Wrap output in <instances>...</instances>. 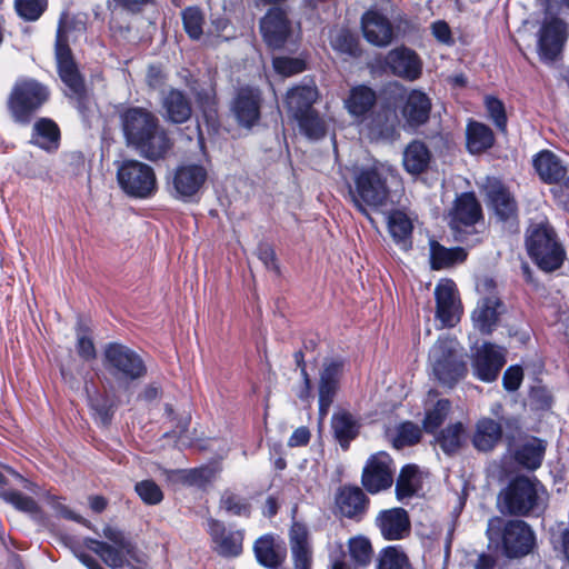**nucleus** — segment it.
<instances>
[{
    "label": "nucleus",
    "mask_w": 569,
    "mask_h": 569,
    "mask_svg": "<svg viewBox=\"0 0 569 569\" xmlns=\"http://www.w3.org/2000/svg\"><path fill=\"white\" fill-rule=\"evenodd\" d=\"M568 37V26L556 17H547L539 30L538 52L545 62L555 61L562 51Z\"/></svg>",
    "instance_id": "nucleus-11"
},
{
    "label": "nucleus",
    "mask_w": 569,
    "mask_h": 569,
    "mask_svg": "<svg viewBox=\"0 0 569 569\" xmlns=\"http://www.w3.org/2000/svg\"><path fill=\"white\" fill-rule=\"evenodd\" d=\"M465 428L461 422L448 426L437 438V442L447 455L457 452L463 441Z\"/></svg>",
    "instance_id": "nucleus-46"
},
{
    "label": "nucleus",
    "mask_w": 569,
    "mask_h": 569,
    "mask_svg": "<svg viewBox=\"0 0 569 569\" xmlns=\"http://www.w3.org/2000/svg\"><path fill=\"white\" fill-rule=\"evenodd\" d=\"M59 141L60 130L53 120L41 118L34 122L30 143L46 151H53L58 149Z\"/></svg>",
    "instance_id": "nucleus-30"
},
{
    "label": "nucleus",
    "mask_w": 569,
    "mask_h": 569,
    "mask_svg": "<svg viewBox=\"0 0 569 569\" xmlns=\"http://www.w3.org/2000/svg\"><path fill=\"white\" fill-rule=\"evenodd\" d=\"M77 352L84 361H91L97 358V350L92 339L89 337L90 328L82 322L78 321L77 328Z\"/></svg>",
    "instance_id": "nucleus-48"
},
{
    "label": "nucleus",
    "mask_w": 569,
    "mask_h": 569,
    "mask_svg": "<svg viewBox=\"0 0 569 569\" xmlns=\"http://www.w3.org/2000/svg\"><path fill=\"white\" fill-rule=\"evenodd\" d=\"M47 0H16L14 8L23 20L36 21L47 9Z\"/></svg>",
    "instance_id": "nucleus-51"
},
{
    "label": "nucleus",
    "mask_w": 569,
    "mask_h": 569,
    "mask_svg": "<svg viewBox=\"0 0 569 569\" xmlns=\"http://www.w3.org/2000/svg\"><path fill=\"white\" fill-rule=\"evenodd\" d=\"M388 229L393 240L403 250L411 248L413 224L411 218L401 210H393L388 216Z\"/></svg>",
    "instance_id": "nucleus-34"
},
{
    "label": "nucleus",
    "mask_w": 569,
    "mask_h": 569,
    "mask_svg": "<svg viewBox=\"0 0 569 569\" xmlns=\"http://www.w3.org/2000/svg\"><path fill=\"white\" fill-rule=\"evenodd\" d=\"M128 147L149 161L164 159L173 147V140L160 124L156 113L143 107H129L119 114Z\"/></svg>",
    "instance_id": "nucleus-1"
},
{
    "label": "nucleus",
    "mask_w": 569,
    "mask_h": 569,
    "mask_svg": "<svg viewBox=\"0 0 569 569\" xmlns=\"http://www.w3.org/2000/svg\"><path fill=\"white\" fill-rule=\"evenodd\" d=\"M487 197L496 216L501 221L513 219L517 214V204L510 192L498 181L491 182L487 188Z\"/></svg>",
    "instance_id": "nucleus-27"
},
{
    "label": "nucleus",
    "mask_w": 569,
    "mask_h": 569,
    "mask_svg": "<svg viewBox=\"0 0 569 569\" xmlns=\"http://www.w3.org/2000/svg\"><path fill=\"white\" fill-rule=\"evenodd\" d=\"M376 103V93L366 86H359L351 90L346 101L349 112L359 118L366 116Z\"/></svg>",
    "instance_id": "nucleus-39"
},
{
    "label": "nucleus",
    "mask_w": 569,
    "mask_h": 569,
    "mask_svg": "<svg viewBox=\"0 0 569 569\" xmlns=\"http://www.w3.org/2000/svg\"><path fill=\"white\" fill-rule=\"evenodd\" d=\"M349 196L363 214H368L367 208L378 210L386 206L389 199L386 172L377 167L358 170L355 174V188L349 189Z\"/></svg>",
    "instance_id": "nucleus-4"
},
{
    "label": "nucleus",
    "mask_w": 569,
    "mask_h": 569,
    "mask_svg": "<svg viewBox=\"0 0 569 569\" xmlns=\"http://www.w3.org/2000/svg\"><path fill=\"white\" fill-rule=\"evenodd\" d=\"M183 27L188 36L199 40L203 34V13L194 7H189L182 12Z\"/></svg>",
    "instance_id": "nucleus-49"
},
{
    "label": "nucleus",
    "mask_w": 569,
    "mask_h": 569,
    "mask_svg": "<svg viewBox=\"0 0 569 569\" xmlns=\"http://www.w3.org/2000/svg\"><path fill=\"white\" fill-rule=\"evenodd\" d=\"M523 372L520 367H510L503 375V386L509 391L517 390L522 381Z\"/></svg>",
    "instance_id": "nucleus-63"
},
{
    "label": "nucleus",
    "mask_w": 569,
    "mask_h": 569,
    "mask_svg": "<svg viewBox=\"0 0 569 569\" xmlns=\"http://www.w3.org/2000/svg\"><path fill=\"white\" fill-rule=\"evenodd\" d=\"M501 427L492 419H482L477 425L473 445L482 451L491 450L501 438Z\"/></svg>",
    "instance_id": "nucleus-40"
},
{
    "label": "nucleus",
    "mask_w": 569,
    "mask_h": 569,
    "mask_svg": "<svg viewBox=\"0 0 569 569\" xmlns=\"http://www.w3.org/2000/svg\"><path fill=\"white\" fill-rule=\"evenodd\" d=\"M160 106L163 120L171 124L186 123L193 114L191 99L177 88H170L162 93Z\"/></svg>",
    "instance_id": "nucleus-18"
},
{
    "label": "nucleus",
    "mask_w": 569,
    "mask_h": 569,
    "mask_svg": "<svg viewBox=\"0 0 569 569\" xmlns=\"http://www.w3.org/2000/svg\"><path fill=\"white\" fill-rule=\"evenodd\" d=\"M102 366L116 386L123 390L147 375V366L141 356L119 342H109L103 347Z\"/></svg>",
    "instance_id": "nucleus-2"
},
{
    "label": "nucleus",
    "mask_w": 569,
    "mask_h": 569,
    "mask_svg": "<svg viewBox=\"0 0 569 569\" xmlns=\"http://www.w3.org/2000/svg\"><path fill=\"white\" fill-rule=\"evenodd\" d=\"M535 168L540 178L546 182H558L567 173L560 159L550 151H542L535 159Z\"/></svg>",
    "instance_id": "nucleus-36"
},
{
    "label": "nucleus",
    "mask_w": 569,
    "mask_h": 569,
    "mask_svg": "<svg viewBox=\"0 0 569 569\" xmlns=\"http://www.w3.org/2000/svg\"><path fill=\"white\" fill-rule=\"evenodd\" d=\"M89 403L100 422L107 426L113 415V403L111 400L104 395L96 393L89 396Z\"/></svg>",
    "instance_id": "nucleus-55"
},
{
    "label": "nucleus",
    "mask_w": 569,
    "mask_h": 569,
    "mask_svg": "<svg viewBox=\"0 0 569 569\" xmlns=\"http://www.w3.org/2000/svg\"><path fill=\"white\" fill-rule=\"evenodd\" d=\"M343 366L345 363L341 359L326 360L320 372L319 381L328 385H336L339 387V381L343 371Z\"/></svg>",
    "instance_id": "nucleus-58"
},
{
    "label": "nucleus",
    "mask_w": 569,
    "mask_h": 569,
    "mask_svg": "<svg viewBox=\"0 0 569 569\" xmlns=\"http://www.w3.org/2000/svg\"><path fill=\"white\" fill-rule=\"evenodd\" d=\"M503 312V305L495 296L482 298L472 312L475 327L483 335H490L496 328L500 315Z\"/></svg>",
    "instance_id": "nucleus-25"
},
{
    "label": "nucleus",
    "mask_w": 569,
    "mask_h": 569,
    "mask_svg": "<svg viewBox=\"0 0 569 569\" xmlns=\"http://www.w3.org/2000/svg\"><path fill=\"white\" fill-rule=\"evenodd\" d=\"M257 256L267 269L280 274V267L277 262L276 252L272 246L268 243H260L257 248Z\"/></svg>",
    "instance_id": "nucleus-62"
},
{
    "label": "nucleus",
    "mask_w": 569,
    "mask_h": 569,
    "mask_svg": "<svg viewBox=\"0 0 569 569\" xmlns=\"http://www.w3.org/2000/svg\"><path fill=\"white\" fill-rule=\"evenodd\" d=\"M253 550L259 563L271 569L278 568L287 555L286 548L277 543L271 536L259 538L254 542Z\"/></svg>",
    "instance_id": "nucleus-29"
},
{
    "label": "nucleus",
    "mask_w": 569,
    "mask_h": 569,
    "mask_svg": "<svg viewBox=\"0 0 569 569\" xmlns=\"http://www.w3.org/2000/svg\"><path fill=\"white\" fill-rule=\"evenodd\" d=\"M134 490L140 499L147 505H159L163 500V492L153 480L147 479L137 482Z\"/></svg>",
    "instance_id": "nucleus-54"
},
{
    "label": "nucleus",
    "mask_w": 569,
    "mask_h": 569,
    "mask_svg": "<svg viewBox=\"0 0 569 569\" xmlns=\"http://www.w3.org/2000/svg\"><path fill=\"white\" fill-rule=\"evenodd\" d=\"M430 110L431 102L428 96L421 91L413 90L407 98L402 113L411 127H418L428 121Z\"/></svg>",
    "instance_id": "nucleus-28"
},
{
    "label": "nucleus",
    "mask_w": 569,
    "mask_h": 569,
    "mask_svg": "<svg viewBox=\"0 0 569 569\" xmlns=\"http://www.w3.org/2000/svg\"><path fill=\"white\" fill-rule=\"evenodd\" d=\"M336 507L342 517L360 519L367 511L369 499L357 486H342L335 498Z\"/></svg>",
    "instance_id": "nucleus-19"
},
{
    "label": "nucleus",
    "mask_w": 569,
    "mask_h": 569,
    "mask_svg": "<svg viewBox=\"0 0 569 569\" xmlns=\"http://www.w3.org/2000/svg\"><path fill=\"white\" fill-rule=\"evenodd\" d=\"M392 459L386 452L372 455L363 468L361 482L370 493H377L391 487L393 471Z\"/></svg>",
    "instance_id": "nucleus-15"
},
{
    "label": "nucleus",
    "mask_w": 569,
    "mask_h": 569,
    "mask_svg": "<svg viewBox=\"0 0 569 569\" xmlns=\"http://www.w3.org/2000/svg\"><path fill=\"white\" fill-rule=\"evenodd\" d=\"M386 64L393 74L408 80H416L421 74L419 57L415 51L405 47L389 51L386 57Z\"/></svg>",
    "instance_id": "nucleus-21"
},
{
    "label": "nucleus",
    "mask_w": 569,
    "mask_h": 569,
    "mask_svg": "<svg viewBox=\"0 0 569 569\" xmlns=\"http://www.w3.org/2000/svg\"><path fill=\"white\" fill-rule=\"evenodd\" d=\"M164 409L173 427L164 433V437H176L179 445L190 446L196 439L194 432L190 430V415L187 412L176 415L171 405H166Z\"/></svg>",
    "instance_id": "nucleus-38"
},
{
    "label": "nucleus",
    "mask_w": 569,
    "mask_h": 569,
    "mask_svg": "<svg viewBox=\"0 0 569 569\" xmlns=\"http://www.w3.org/2000/svg\"><path fill=\"white\" fill-rule=\"evenodd\" d=\"M299 122L300 130L310 139L318 140L325 137L326 126L323 120L312 109L296 119Z\"/></svg>",
    "instance_id": "nucleus-47"
},
{
    "label": "nucleus",
    "mask_w": 569,
    "mask_h": 569,
    "mask_svg": "<svg viewBox=\"0 0 569 569\" xmlns=\"http://www.w3.org/2000/svg\"><path fill=\"white\" fill-rule=\"evenodd\" d=\"M339 387L336 385H328L319 381V416L323 418L327 416L330 406L337 395Z\"/></svg>",
    "instance_id": "nucleus-61"
},
{
    "label": "nucleus",
    "mask_w": 569,
    "mask_h": 569,
    "mask_svg": "<svg viewBox=\"0 0 569 569\" xmlns=\"http://www.w3.org/2000/svg\"><path fill=\"white\" fill-rule=\"evenodd\" d=\"M274 70L286 77L302 72L306 68L305 62L297 58L278 57L273 59Z\"/></svg>",
    "instance_id": "nucleus-59"
},
{
    "label": "nucleus",
    "mask_w": 569,
    "mask_h": 569,
    "mask_svg": "<svg viewBox=\"0 0 569 569\" xmlns=\"http://www.w3.org/2000/svg\"><path fill=\"white\" fill-rule=\"evenodd\" d=\"M48 98L49 91L46 86L34 79H21L14 83L7 106L16 122L28 124Z\"/></svg>",
    "instance_id": "nucleus-7"
},
{
    "label": "nucleus",
    "mask_w": 569,
    "mask_h": 569,
    "mask_svg": "<svg viewBox=\"0 0 569 569\" xmlns=\"http://www.w3.org/2000/svg\"><path fill=\"white\" fill-rule=\"evenodd\" d=\"M502 549L509 558L528 555L535 546V533L523 520H508L501 532Z\"/></svg>",
    "instance_id": "nucleus-14"
},
{
    "label": "nucleus",
    "mask_w": 569,
    "mask_h": 569,
    "mask_svg": "<svg viewBox=\"0 0 569 569\" xmlns=\"http://www.w3.org/2000/svg\"><path fill=\"white\" fill-rule=\"evenodd\" d=\"M545 450L543 441L530 438L516 451V460L525 468L535 470L540 467Z\"/></svg>",
    "instance_id": "nucleus-42"
},
{
    "label": "nucleus",
    "mask_w": 569,
    "mask_h": 569,
    "mask_svg": "<svg viewBox=\"0 0 569 569\" xmlns=\"http://www.w3.org/2000/svg\"><path fill=\"white\" fill-rule=\"evenodd\" d=\"M103 537L109 541L86 538L83 546L98 555L110 568H120L127 563V558L138 560L134 545L118 528L106 526Z\"/></svg>",
    "instance_id": "nucleus-8"
},
{
    "label": "nucleus",
    "mask_w": 569,
    "mask_h": 569,
    "mask_svg": "<svg viewBox=\"0 0 569 569\" xmlns=\"http://www.w3.org/2000/svg\"><path fill=\"white\" fill-rule=\"evenodd\" d=\"M430 246V264L435 270L445 269L461 262L466 259L467 253L462 248L448 249L436 240L429 241Z\"/></svg>",
    "instance_id": "nucleus-37"
},
{
    "label": "nucleus",
    "mask_w": 569,
    "mask_h": 569,
    "mask_svg": "<svg viewBox=\"0 0 569 569\" xmlns=\"http://www.w3.org/2000/svg\"><path fill=\"white\" fill-rule=\"evenodd\" d=\"M481 218V207L473 193H462L457 198L451 212V226L459 229L461 226H472Z\"/></svg>",
    "instance_id": "nucleus-26"
},
{
    "label": "nucleus",
    "mask_w": 569,
    "mask_h": 569,
    "mask_svg": "<svg viewBox=\"0 0 569 569\" xmlns=\"http://www.w3.org/2000/svg\"><path fill=\"white\" fill-rule=\"evenodd\" d=\"M332 429L336 438L345 448L348 447L350 440L358 435V423L348 412H339L332 417Z\"/></svg>",
    "instance_id": "nucleus-43"
},
{
    "label": "nucleus",
    "mask_w": 569,
    "mask_h": 569,
    "mask_svg": "<svg viewBox=\"0 0 569 569\" xmlns=\"http://www.w3.org/2000/svg\"><path fill=\"white\" fill-rule=\"evenodd\" d=\"M505 355L497 346L486 342L479 347L473 356V373L485 382L497 379L505 365Z\"/></svg>",
    "instance_id": "nucleus-17"
},
{
    "label": "nucleus",
    "mask_w": 569,
    "mask_h": 569,
    "mask_svg": "<svg viewBox=\"0 0 569 569\" xmlns=\"http://www.w3.org/2000/svg\"><path fill=\"white\" fill-rule=\"evenodd\" d=\"M331 46L335 50L351 57H359L361 54L357 37L348 30L338 31L331 39Z\"/></svg>",
    "instance_id": "nucleus-50"
},
{
    "label": "nucleus",
    "mask_w": 569,
    "mask_h": 569,
    "mask_svg": "<svg viewBox=\"0 0 569 569\" xmlns=\"http://www.w3.org/2000/svg\"><path fill=\"white\" fill-rule=\"evenodd\" d=\"M486 107L496 127L501 131H506L507 116L503 103L497 98L488 97L486 99Z\"/></svg>",
    "instance_id": "nucleus-60"
},
{
    "label": "nucleus",
    "mask_w": 569,
    "mask_h": 569,
    "mask_svg": "<svg viewBox=\"0 0 569 569\" xmlns=\"http://www.w3.org/2000/svg\"><path fill=\"white\" fill-rule=\"evenodd\" d=\"M262 93L258 88L246 86L237 90L231 112L240 127L251 129L261 117Z\"/></svg>",
    "instance_id": "nucleus-12"
},
{
    "label": "nucleus",
    "mask_w": 569,
    "mask_h": 569,
    "mask_svg": "<svg viewBox=\"0 0 569 569\" xmlns=\"http://www.w3.org/2000/svg\"><path fill=\"white\" fill-rule=\"evenodd\" d=\"M438 392L430 390L426 400V417L423 428L427 432H433L442 425L450 411V401L447 399L437 400Z\"/></svg>",
    "instance_id": "nucleus-35"
},
{
    "label": "nucleus",
    "mask_w": 569,
    "mask_h": 569,
    "mask_svg": "<svg viewBox=\"0 0 569 569\" xmlns=\"http://www.w3.org/2000/svg\"><path fill=\"white\" fill-rule=\"evenodd\" d=\"M377 526L387 540H399L410 532V519L402 508L383 510L377 517Z\"/></svg>",
    "instance_id": "nucleus-22"
},
{
    "label": "nucleus",
    "mask_w": 569,
    "mask_h": 569,
    "mask_svg": "<svg viewBox=\"0 0 569 569\" xmlns=\"http://www.w3.org/2000/svg\"><path fill=\"white\" fill-rule=\"evenodd\" d=\"M436 317L445 327L459 322L462 312L456 284L451 280H441L435 288Z\"/></svg>",
    "instance_id": "nucleus-16"
},
{
    "label": "nucleus",
    "mask_w": 569,
    "mask_h": 569,
    "mask_svg": "<svg viewBox=\"0 0 569 569\" xmlns=\"http://www.w3.org/2000/svg\"><path fill=\"white\" fill-rule=\"evenodd\" d=\"M260 32L269 48L281 49L291 40L293 27L287 12L279 7H273L261 18Z\"/></svg>",
    "instance_id": "nucleus-10"
},
{
    "label": "nucleus",
    "mask_w": 569,
    "mask_h": 569,
    "mask_svg": "<svg viewBox=\"0 0 569 569\" xmlns=\"http://www.w3.org/2000/svg\"><path fill=\"white\" fill-rule=\"evenodd\" d=\"M431 152L425 142L413 140L403 151V167L411 174H419L428 169Z\"/></svg>",
    "instance_id": "nucleus-33"
},
{
    "label": "nucleus",
    "mask_w": 569,
    "mask_h": 569,
    "mask_svg": "<svg viewBox=\"0 0 569 569\" xmlns=\"http://www.w3.org/2000/svg\"><path fill=\"white\" fill-rule=\"evenodd\" d=\"M317 100V89L311 86H300L288 91L286 104L295 119L312 110Z\"/></svg>",
    "instance_id": "nucleus-32"
},
{
    "label": "nucleus",
    "mask_w": 569,
    "mask_h": 569,
    "mask_svg": "<svg viewBox=\"0 0 569 569\" xmlns=\"http://www.w3.org/2000/svg\"><path fill=\"white\" fill-rule=\"evenodd\" d=\"M421 438L420 428L412 422H405L399 426L397 437L393 440L395 447L402 448L417 443Z\"/></svg>",
    "instance_id": "nucleus-57"
},
{
    "label": "nucleus",
    "mask_w": 569,
    "mask_h": 569,
    "mask_svg": "<svg viewBox=\"0 0 569 569\" xmlns=\"http://www.w3.org/2000/svg\"><path fill=\"white\" fill-rule=\"evenodd\" d=\"M376 569H413L408 556L399 547L383 548L377 558Z\"/></svg>",
    "instance_id": "nucleus-44"
},
{
    "label": "nucleus",
    "mask_w": 569,
    "mask_h": 569,
    "mask_svg": "<svg viewBox=\"0 0 569 569\" xmlns=\"http://www.w3.org/2000/svg\"><path fill=\"white\" fill-rule=\"evenodd\" d=\"M543 486L536 479L516 477L498 496V507L502 513L529 516L540 509Z\"/></svg>",
    "instance_id": "nucleus-3"
},
{
    "label": "nucleus",
    "mask_w": 569,
    "mask_h": 569,
    "mask_svg": "<svg viewBox=\"0 0 569 569\" xmlns=\"http://www.w3.org/2000/svg\"><path fill=\"white\" fill-rule=\"evenodd\" d=\"M351 558L359 566H367L372 558V547L370 541L363 537L351 538L348 542Z\"/></svg>",
    "instance_id": "nucleus-52"
},
{
    "label": "nucleus",
    "mask_w": 569,
    "mask_h": 569,
    "mask_svg": "<svg viewBox=\"0 0 569 569\" xmlns=\"http://www.w3.org/2000/svg\"><path fill=\"white\" fill-rule=\"evenodd\" d=\"M146 81L150 88L158 89L164 84L166 74L160 67L149 66Z\"/></svg>",
    "instance_id": "nucleus-64"
},
{
    "label": "nucleus",
    "mask_w": 569,
    "mask_h": 569,
    "mask_svg": "<svg viewBox=\"0 0 569 569\" xmlns=\"http://www.w3.org/2000/svg\"><path fill=\"white\" fill-rule=\"evenodd\" d=\"M209 531L216 551L222 557H237L242 551L243 535L241 531H227L222 522L211 519Z\"/></svg>",
    "instance_id": "nucleus-24"
},
{
    "label": "nucleus",
    "mask_w": 569,
    "mask_h": 569,
    "mask_svg": "<svg viewBox=\"0 0 569 569\" xmlns=\"http://www.w3.org/2000/svg\"><path fill=\"white\" fill-rule=\"evenodd\" d=\"M526 244L530 257L540 269L550 272L561 267L565 250L549 223L531 224L527 230Z\"/></svg>",
    "instance_id": "nucleus-5"
},
{
    "label": "nucleus",
    "mask_w": 569,
    "mask_h": 569,
    "mask_svg": "<svg viewBox=\"0 0 569 569\" xmlns=\"http://www.w3.org/2000/svg\"><path fill=\"white\" fill-rule=\"evenodd\" d=\"M68 29V20H63L59 30H57L56 40V56L59 69V76L63 83L69 88L70 92L74 96H82L84 84L82 77L71 57V50L66 43L63 32Z\"/></svg>",
    "instance_id": "nucleus-13"
},
{
    "label": "nucleus",
    "mask_w": 569,
    "mask_h": 569,
    "mask_svg": "<svg viewBox=\"0 0 569 569\" xmlns=\"http://www.w3.org/2000/svg\"><path fill=\"white\" fill-rule=\"evenodd\" d=\"M457 341L440 338L429 351V363L436 379L452 388L467 373V365L457 349Z\"/></svg>",
    "instance_id": "nucleus-6"
},
{
    "label": "nucleus",
    "mask_w": 569,
    "mask_h": 569,
    "mask_svg": "<svg viewBox=\"0 0 569 569\" xmlns=\"http://www.w3.org/2000/svg\"><path fill=\"white\" fill-rule=\"evenodd\" d=\"M361 29L365 39L377 47H387L393 38L390 21L381 13L369 10L361 18Z\"/></svg>",
    "instance_id": "nucleus-20"
},
{
    "label": "nucleus",
    "mask_w": 569,
    "mask_h": 569,
    "mask_svg": "<svg viewBox=\"0 0 569 569\" xmlns=\"http://www.w3.org/2000/svg\"><path fill=\"white\" fill-rule=\"evenodd\" d=\"M0 498H2L6 502L11 503L16 509L20 511L31 515L39 511L38 503L31 497L24 496L19 491L1 492Z\"/></svg>",
    "instance_id": "nucleus-56"
},
{
    "label": "nucleus",
    "mask_w": 569,
    "mask_h": 569,
    "mask_svg": "<svg viewBox=\"0 0 569 569\" xmlns=\"http://www.w3.org/2000/svg\"><path fill=\"white\" fill-rule=\"evenodd\" d=\"M467 147L471 153H480L489 149L495 141L491 129L480 122H470L467 127Z\"/></svg>",
    "instance_id": "nucleus-41"
},
{
    "label": "nucleus",
    "mask_w": 569,
    "mask_h": 569,
    "mask_svg": "<svg viewBox=\"0 0 569 569\" xmlns=\"http://www.w3.org/2000/svg\"><path fill=\"white\" fill-rule=\"evenodd\" d=\"M117 180L120 188L133 198H149L157 190L152 167L136 159H127L118 164Z\"/></svg>",
    "instance_id": "nucleus-9"
},
{
    "label": "nucleus",
    "mask_w": 569,
    "mask_h": 569,
    "mask_svg": "<svg viewBox=\"0 0 569 569\" xmlns=\"http://www.w3.org/2000/svg\"><path fill=\"white\" fill-rule=\"evenodd\" d=\"M207 179V170L199 164H183L177 168L172 183L180 197L189 198L196 194Z\"/></svg>",
    "instance_id": "nucleus-23"
},
{
    "label": "nucleus",
    "mask_w": 569,
    "mask_h": 569,
    "mask_svg": "<svg viewBox=\"0 0 569 569\" xmlns=\"http://www.w3.org/2000/svg\"><path fill=\"white\" fill-rule=\"evenodd\" d=\"M291 551L295 569H310L311 551L308 546V531L301 523H293L290 530Z\"/></svg>",
    "instance_id": "nucleus-31"
},
{
    "label": "nucleus",
    "mask_w": 569,
    "mask_h": 569,
    "mask_svg": "<svg viewBox=\"0 0 569 569\" xmlns=\"http://www.w3.org/2000/svg\"><path fill=\"white\" fill-rule=\"evenodd\" d=\"M220 506L227 512L234 516L249 517L251 512V506L249 501L233 492L226 491L220 500Z\"/></svg>",
    "instance_id": "nucleus-53"
},
{
    "label": "nucleus",
    "mask_w": 569,
    "mask_h": 569,
    "mask_svg": "<svg viewBox=\"0 0 569 569\" xmlns=\"http://www.w3.org/2000/svg\"><path fill=\"white\" fill-rule=\"evenodd\" d=\"M420 480L416 466L408 465L402 468L396 483L398 499L402 500L413 496L419 489Z\"/></svg>",
    "instance_id": "nucleus-45"
}]
</instances>
